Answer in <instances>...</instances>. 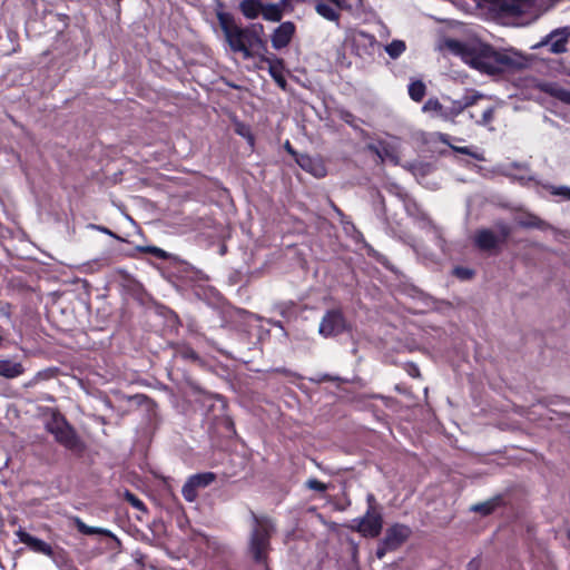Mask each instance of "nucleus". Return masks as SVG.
Returning a JSON list of instances; mask_svg holds the SVG:
<instances>
[{"mask_svg": "<svg viewBox=\"0 0 570 570\" xmlns=\"http://www.w3.org/2000/svg\"><path fill=\"white\" fill-rule=\"evenodd\" d=\"M426 92V87L423 81L416 80L410 83L409 86V95L411 99L419 102L421 101Z\"/></svg>", "mask_w": 570, "mask_h": 570, "instance_id": "obj_20", "label": "nucleus"}, {"mask_svg": "<svg viewBox=\"0 0 570 570\" xmlns=\"http://www.w3.org/2000/svg\"><path fill=\"white\" fill-rule=\"evenodd\" d=\"M75 523H76L77 530L80 533L87 534V535L101 534V535L111 538L114 540V542L116 543L117 548L121 547L120 540L111 531H109L107 529H102V528L89 527L85 522H82L79 518H76Z\"/></svg>", "mask_w": 570, "mask_h": 570, "instance_id": "obj_13", "label": "nucleus"}, {"mask_svg": "<svg viewBox=\"0 0 570 570\" xmlns=\"http://www.w3.org/2000/svg\"><path fill=\"white\" fill-rule=\"evenodd\" d=\"M553 195L563 196L568 199H570V188L566 186L560 187H553L552 191Z\"/></svg>", "mask_w": 570, "mask_h": 570, "instance_id": "obj_38", "label": "nucleus"}, {"mask_svg": "<svg viewBox=\"0 0 570 570\" xmlns=\"http://www.w3.org/2000/svg\"><path fill=\"white\" fill-rule=\"evenodd\" d=\"M311 381L316 382V383H321V382H334V381H341V377H338V376H333V375H330V374H322V375H320V376H318V377H316V379H311Z\"/></svg>", "mask_w": 570, "mask_h": 570, "instance_id": "obj_39", "label": "nucleus"}, {"mask_svg": "<svg viewBox=\"0 0 570 570\" xmlns=\"http://www.w3.org/2000/svg\"><path fill=\"white\" fill-rule=\"evenodd\" d=\"M481 559L473 558L466 566V570H480L481 569Z\"/></svg>", "mask_w": 570, "mask_h": 570, "instance_id": "obj_44", "label": "nucleus"}, {"mask_svg": "<svg viewBox=\"0 0 570 570\" xmlns=\"http://www.w3.org/2000/svg\"><path fill=\"white\" fill-rule=\"evenodd\" d=\"M538 88L542 92H544V94H547V95H549V96L560 100L561 102L570 106V90L559 86L556 82H542V83H540L538 86Z\"/></svg>", "mask_w": 570, "mask_h": 570, "instance_id": "obj_12", "label": "nucleus"}, {"mask_svg": "<svg viewBox=\"0 0 570 570\" xmlns=\"http://www.w3.org/2000/svg\"><path fill=\"white\" fill-rule=\"evenodd\" d=\"M263 17L266 20L277 22L282 19V12L276 6H269L266 9H262Z\"/></svg>", "mask_w": 570, "mask_h": 570, "instance_id": "obj_26", "label": "nucleus"}, {"mask_svg": "<svg viewBox=\"0 0 570 570\" xmlns=\"http://www.w3.org/2000/svg\"><path fill=\"white\" fill-rule=\"evenodd\" d=\"M218 21L225 40L234 53H242L244 59H250L266 51L263 39H257L253 31L239 27L229 14L219 13Z\"/></svg>", "mask_w": 570, "mask_h": 570, "instance_id": "obj_2", "label": "nucleus"}, {"mask_svg": "<svg viewBox=\"0 0 570 570\" xmlns=\"http://www.w3.org/2000/svg\"><path fill=\"white\" fill-rule=\"evenodd\" d=\"M316 11H317V13H320L322 17L326 18L327 20L334 21V20L338 19V13L330 4L318 2L316 4Z\"/></svg>", "mask_w": 570, "mask_h": 570, "instance_id": "obj_22", "label": "nucleus"}, {"mask_svg": "<svg viewBox=\"0 0 570 570\" xmlns=\"http://www.w3.org/2000/svg\"><path fill=\"white\" fill-rule=\"evenodd\" d=\"M567 537L570 540V530L568 531Z\"/></svg>", "mask_w": 570, "mask_h": 570, "instance_id": "obj_50", "label": "nucleus"}, {"mask_svg": "<svg viewBox=\"0 0 570 570\" xmlns=\"http://www.w3.org/2000/svg\"><path fill=\"white\" fill-rule=\"evenodd\" d=\"M453 274L462 281H469L473 277L474 272L470 268L458 266L453 269Z\"/></svg>", "mask_w": 570, "mask_h": 570, "instance_id": "obj_33", "label": "nucleus"}, {"mask_svg": "<svg viewBox=\"0 0 570 570\" xmlns=\"http://www.w3.org/2000/svg\"><path fill=\"white\" fill-rule=\"evenodd\" d=\"M307 161L311 164V168L308 170L315 176V177H323L325 176V167L321 163L312 164L311 159H307Z\"/></svg>", "mask_w": 570, "mask_h": 570, "instance_id": "obj_35", "label": "nucleus"}, {"mask_svg": "<svg viewBox=\"0 0 570 570\" xmlns=\"http://www.w3.org/2000/svg\"><path fill=\"white\" fill-rule=\"evenodd\" d=\"M16 534L20 542L26 543L31 550L36 551V537L29 534L22 529H19Z\"/></svg>", "mask_w": 570, "mask_h": 570, "instance_id": "obj_29", "label": "nucleus"}, {"mask_svg": "<svg viewBox=\"0 0 570 570\" xmlns=\"http://www.w3.org/2000/svg\"><path fill=\"white\" fill-rule=\"evenodd\" d=\"M263 61L268 62L269 65V73L273 77V79L277 82V85L282 88H285L286 80L284 76L282 75V61L279 59H269V58H262Z\"/></svg>", "mask_w": 570, "mask_h": 570, "instance_id": "obj_17", "label": "nucleus"}, {"mask_svg": "<svg viewBox=\"0 0 570 570\" xmlns=\"http://www.w3.org/2000/svg\"><path fill=\"white\" fill-rule=\"evenodd\" d=\"M294 31L295 27L292 22H283L275 29L272 36L273 47L275 49L285 48L291 42Z\"/></svg>", "mask_w": 570, "mask_h": 570, "instance_id": "obj_10", "label": "nucleus"}, {"mask_svg": "<svg viewBox=\"0 0 570 570\" xmlns=\"http://www.w3.org/2000/svg\"><path fill=\"white\" fill-rule=\"evenodd\" d=\"M186 355H187V357L193 358V360L198 358L197 354L194 351L188 352Z\"/></svg>", "mask_w": 570, "mask_h": 570, "instance_id": "obj_48", "label": "nucleus"}, {"mask_svg": "<svg viewBox=\"0 0 570 570\" xmlns=\"http://www.w3.org/2000/svg\"><path fill=\"white\" fill-rule=\"evenodd\" d=\"M245 29L248 30V31H253L256 35L257 39H262L261 36H262L263 30H264L263 24L255 23V24H252L250 27L245 28Z\"/></svg>", "mask_w": 570, "mask_h": 570, "instance_id": "obj_43", "label": "nucleus"}, {"mask_svg": "<svg viewBox=\"0 0 570 570\" xmlns=\"http://www.w3.org/2000/svg\"><path fill=\"white\" fill-rule=\"evenodd\" d=\"M385 50L391 58L395 59L404 52L405 43L402 40H393Z\"/></svg>", "mask_w": 570, "mask_h": 570, "instance_id": "obj_24", "label": "nucleus"}, {"mask_svg": "<svg viewBox=\"0 0 570 570\" xmlns=\"http://www.w3.org/2000/svg\"><path fill=\"white\" fill-rule=\"evenodd\" d=\"M389 551H392L391 549H387V547L384 544V541L382 540L380 543H379V547L376 549V557L379 559H383L384 556L389 552Z\"/></svg>", "mask_w": 570, "mask_h": 570, "instance_id": "obj_42", "label": "nucleus"}, {"mask_svg": "<svg viewBox=\"0 0 570 570\" xmlns=\"http://www.w3.org/2000/svg\"><path fill=\"white\" fill-rule=\"evenodd\" d=\"M366 502H367V510H381V508L379 507V504L376 502L374 494L368 493L366 497Z\"/></svg>", "mask_w": 570, "mask_h": 570, "instance_id": "obj_41", "label": "nucleus"}, {"mask_svg": "<svg viewBox=\"0 0 570 570\" xmlns=\"http://www.w3.org/2000/svg\"><path fill=\"white\" fill-rule=\"evenodd\" d=\"M301 167H303L305 169L307 168V166L304 163L301 164Z\"/></svg>", "mask_w": 570, "mask_h": 570, "instance_id": "obj_49", "label": "nucleus"}, {"mask_svg": "<svg viewBox=\"0 0 570 570\" xmlns=\"http://www.w3.org/2000/svg\"><path fill=\"white\" fill-rule=\"evenodd\" d=\"M23 373V367L20 363L10 360H0V376L13 379Z\"/></svg>", "mask_w": 570, "mask_h": 570, "instance_id": "obj_16", "label": "nucleus"}, {"mask_svg": "<svg viewBox=\"0 0 570 570\" xmlns=\"http://www.w3.org/2000/svg\"><path fill=\"white\" fill-rule=\"evenodd\" d=\"M367 149L370 151H372L373 154H375L382 163L384 161V156L386 154L385 148L381 149L380 147L371 144V145H367Z\"/></svg>", "mask_w": 570, "mask_h": 570, "instance_id": "obj_37", "label": "nucleus"}, {"mask_svg": "<svg viewBox=\"0 0 570 570\" xmlns=\"http://www.w3.org/2000/svg\"><path fill=\"white\" fill-rule=\"evenodd\" d=\"M124 499L130 503L135 509L139 510V511H142V512H146L147 509L144 504V502L138 499L134 493H131L130 491L126 490L124 492Z\"/></svg>", "mask_w": 570, "mask_h": 570, "instance_id": "obj_27", "label": "nucleus"}, {"mask_svg": "<svg viewBox=\"0 0 570 570\" xmlns=\"http://www.w3.org/2000/svg\"><path fill=\"white\" fill-rule=\"evenodd\" d=\"M409 373L414 377L420 376V371L415 365H411V370L409 371Z\"/></svg>", "mask_w": 570, "mask_h": 570, "instance_id": "obj_45", "label": "nucleus"}, {"mask_svg": "<svg viewBox=\"0 0 570 570\" xmlns=\"http://www.w3.org/2000/svg\"><path fill=\"white\" fill-rule=\"evenodd\" d=\"M484 96L480 92H474L473 95H466L459 100H453L450 107H446L448 119L453 120L456 116L463 112L464 109L476 104L478 100L482 99Z\"/></svg>", "mask_w": 570, "mask_h": 570, "instance_id": "obj_9", "label": "nucleus"}, {"mask_svg": "<svg viewBox=\"0 0 570 570\" xmlns=\"http://www.w3.org/2000/svg\"><path fill=\"white\" fill-rule=\"evenodd\" d=\"M331 203V207L334 209V212L340 216V217H343L344 214L343 212L333 203V202H330Z\"/></svg>", "mask_w": 570, "mask_h": 570, "instance_id": "obj_46", "label": "nucleus"}, {"mask_svg": "<svg viewBox=\"0 0 570 570\" xmlns=\"http://www.w3.org/2000/svg\"><path fill=\"white\" fill-rule=\"evenodd\" d=\"M494 114H495L494 107H489V108L484 109L481 118L476 120V124L481 125V126L490 125L494 118Z\"/></svg>", "mask_w": 570, "mask_h": 570, "instance_id": "obj_31", "label": "nucleus"}, {"mask_svg": "<svg viewBox=\"0 0 570 570\" xmlns=\"http://www.w3.org/2000/svg\"><path fill=\"white\" fill-rule=\"evenodd\" d=\"M197 489L205 488L216 480V474L213 472L198 473L190 476Z\"/></svg>", "mask_w": 570, "mask_h": 570, "instance_id": "obj_21", "label": "nucleus"}, {"mask_svg": "<svg viewBox=\"0 0 570 570\" xmlns=\"http://www.w3.org/2000/svg\"><path fill=\"white\" fill-rule=\"evenodd\" d=\"M502 502L501 497H494L485 502L472 505L473 512L481 513L482 515H489L492 513Z\"/></svg>", "mask_w": 570, "mask_h": 570, "instance_id": "obj_18", "label": "nucleus"}, {"mask_svg": "<svg viewBox=\"0 0 570 570\" xmlns=\"http://www.w3.org/2000/svg\"><path fill=\"white\" fill-rule=\"evenodd\" d=\"M499 237L491 229H479L474 236V244L481 250H491L499 244Z\"/></svg>", "mask_w": 570, "mask_h": 570, "instance_id": "obj_11", "label": "nucleus"}, {"mask_svg": "<svg viewBox=\"0 0 570 570\" xmlns=\"http://www.w3.org/2000/svg\"><path fill=\"white\" fill-rule=\"evenodd\" d=\"M570 37L569 28H560L550 32L539 46L550 45V51L559 55L567 51V42Z\"/></svg>", "mask_w": 570, "mask_h": 570, "instance_id": "obj_8", "label": "nucleus"}, {"mask_svg": "<svg viewBox=\"0 0 570 570\" xmlns=\"http://www.w3.org/2000/svg\"><path fill=\"white\" fill-rule=\"evenodd\" d=\"M252 529L248 538L247 553L252 560L269 570L268 559L272 550L271 539L276 531L275 523L268 515H258L250 511Z\"/></svg>", "mask_w": 570, "mask_h": 570, "instance_id": "obj_3", "label": "nucleus"}, {"mask_svg": "<svg viewBox=\"0 0 570 570\" xmlns=\"http://www.w3.org/2000/svg\"><path fill=\"white\" fill-rule=\"evenodd\" d=\"M275 372L283 374L285 376L292 375V372L287 368H276Z\"/></svg>", "mask_w": 570, "mask_h": 570, "instance_id": "obj_47", "label": "nucleus"}, {"mask_svg": "<svg viewBox=\"0 0 570 570\" xmlns=\"http://www.w3.org/2000/svg\"><path fill=\"white\" fill-rule=\"evenodd\" d=\"M452 149L458 151V153H461V154H464V155H469V156L473 157L476 160H483L484 159L482 155L473 153L472 150H470L469 147L452 146Z\"/></svg>", "mask_w": 570, "mask_h": 570, "instance_id": "obj_36", "label": "nucleus"}, {"mask_svg": "<svg viewBox=\"0 0 570 570\" xmlns=\"http://www.w3.org/2000/svg\"><path fill=\"white\" fill-rule=\"evenodd\" d=\"M235 131H236L239 136H242V137H244V138L248 139L250 144H253V142H254V137H253V135H252V132H250V128H249L247 125H245V124H243V122H236V124H235Z\"/></svg>", "mask_w": 570, "mask_h": 570, "instance_id": "obj_32", "label": "nucleus"}, {"mask_svg": "<svg viewBox=\"0 0 570 570\" xmlns=\"http://www.w3.org/2000/svg\"><path fill=\"white\" fill-rule=\"evenodd\" d=\"M424 112L431 114L434 117H440L444 120L448 119L446 107H444L438 98H429L422 107Z\"/></svg>", "mask_w": 570, "mask_h": 570, "instance_id": "obj_15", "label": "nucleus"}, {"mask_svg": "<svg viewBox=\"0 0 570 570\" xmlns=\"http://www.w3.org/2000/svg\"><path fill=\"white\" fill-rule=\"evenodd\" d=\"M181 494L185 498L186 501L193 502L196 500L198 493H197V487L189 478L187 482L184 484L181 489Z\"/></svg>", "mask_w": 570, "mask_h": 570, "instance_id": "obj_23", "label": "nucleus"}, {"mask_svg": "<svg viewBox=\"0 0 570 570\" xmlns=\"http://www.w3.org/2000/svg\"><path fill=\"white\" fill-rule=\"evenodd\" d=\"M139 249L144 253L151 254L160 259L169 258V254L167 252H165L164 249L156 247V246H144V247H140Z\"/></svg>", "mask_w": 570, "mask_h": 570, "instance_id": "obj_30", "label": "nucleus"}, {"mask_svg": "<svg viewBox=\"0 0 570 570\" xmlns=\"http://www.w3.org/2000/svg\"><path fill=\"white\" fill-rule=\"evenodd\" d=\"M411 529L407 525L395 523L386 529L382 539L387 549L397 550L410 537Z\"/></svg>", "mask_w": 570, "mask_h": 570, "instance_id": "obj_7", "label": "nucleus"}, {"mask_svg": "<svg viewBox=\"0 0 570 570\" xmlns=\"http://www.w3.org/2000/svg\"><path fill=\"white\" fill-rule=\"evenodd\" d=\"M39 415L43 420L46 430L56 441L71 451H81L82 442L76 431L69 425L65 416L56 409H41Z\"/></svg>", "mask_w": 570, "mask_h": 570, "instance_id": "obj_4", "label": "nucleus"}, {"mask_svg": "<svg viewBox=\"0 0 570 570\" xmlns=\"http://www.w3.org/2000/svg\"><path fill=\"white\" fill-rule=\"evenodd\" d=\"M90 228H94V229H97L104 234H107L114 238H117V239H121L119 236H117L114 232H111L109 228L105 227V226H99V225H95V224H90L89 225Z\"/></svg>", "mask_w": 570, "mask_h": 570, "instance_id": "obj_40", "label": "nucleus"}, {"mask_svg": "<svg viewBox=\"0 0 570 570\" xmlns=\"http://www.w3.org/2000/svg\"><path fill=\"white\" fill-rule=\"evenodd\" d=\"M517 224L522 228L548 229L551 227L549 223L531 213H527L523 216L519 217L517 219Z\"/></svg>", "mask_w": 570, "mask_h": 570, "instance_id": "obj_14", "label": "nucleus"}, {"mask_svg": "<svg viewBox=\"0 0 570 570\" xmlns=\"http://www.w3.org/2000/svg\"><path fill=\"white\" fill-rule=\"evenodd\" d=\"M353 522L354 524L348 525V529L365 538H376L383 528V515L381 510H366L363 517Z\"/></svg>", "mask_w": 570, "mask_h": 570, "instance_id": "obj_5", "label": "nucleus"}, {"mask_svg": "<svg viewBox=\"0 0 570 570\" xmlns=\"http://www.w3.org/2000/svg\"><path fill=\"white\" fill-rule=\"evenodd\" d=\"M494 226H495V228L498 229V232L500 234V236H498L499 237V242L500 243H504L509 238V236L511 235V232H512L511 227L507 223H504L503 220L495 222Z\"/></svg>", "mask_w": 570, "mask_h": 570, "instance_id": "obj_28", "label": "nucleus"}, {"mask_svg": "<svg viewBox=\"0 0 570 570\" xmlns=\"http://www.w3.org/2000/svg\"><path fill=\"white\" fill-rule=\"evenodd\" d=\"M240 11L248 19H255L262 11V6L256 0H244L240 2Z\"/></svg>", "mask_w": 570, "mask_h": 570, "instance_id": "obj_19", "label": "nucleus"}, {"mask_svg": "<svg viewBox=\"0 0 570 570\" xmlns=\"http://www.w3.org/2000/svg\"><path fill=\"white\" fill-rule=\"evenodd\" d=\"M38 552H41L48 557H51L56 563H58V557H60V553L57 552L50 544L38 540Z\"/></svg>", "mask_w": 570, "mask_h": 570, "instance_id": "obj_25", "label": "nucleus"}, {"mask_svg": "<svg viewBox=\"0 0 570 570\" xmlns=\"http://www.w3.org/2000/svg\"><path fill=\"white\" fill-rule=\"evenodd\" d=\"M346 327V321L340 309L327 311L323 316L318 333L324 337L336 336L341 334Z\"/></svg>", "mask_w": 570, "mask_h": 570, "instance_id": "obj_6", "label": "nucleus"}, {"mask_svg": "<svg viewBox=\"0 0 570 570\" xmlns=\"http://www.w3.org/2000/svg\"><path fill=\"white\" fill-rule=\"evenodd\" d=\"M306 488L316 492H325L327 490V484L316 480V479H309L306 481Z\"/></svg>", "mask_w": 570, "mask_h": 570, "instance_id": "obj_34", "label": "nucleus"}, {"mask_svg": "<svg viewBox=\"0 0 570 570\" xmlns=\"http://www.w3.org/2000/svg\"><path fill=\"white\" fill-rule=\"evenodd\" d=\"M449 48L461 55L465 63L487 75H500L525 67L524 57L511 50H495L488 45L470 47L454 40L449 41Z\"/></svg>", "mask_w": 570, "mask_h": 570, "instance_id": "obj_1", "label": "nucleus"}]
</instances>
